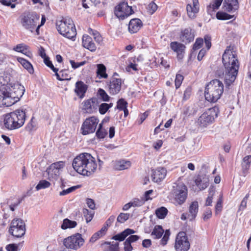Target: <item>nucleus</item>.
<instances>
[{
	"mask_svg": "<svg viewBox=\"0 0 251 251\" xmlns=\"http://www.w3.org/2000/svg\"><path fill=\"white\" fill-rule=\"evenodd\" d=\"M99 122V119L94 116L86 118L81 125L80 133L83 135L94 133Z\"/></svg>",
	"mask_w": 251,
	"mask_h": 251,
	"instance_id": "obj_11",
	"label": "nucleus"
},
{
	"mask_svg": "<svg viewBox=\"0 0 251 251\" xmlns=\"http://www.w3.org/2000/svg\"><path fill=\"white\" fill-rule=\"evenodd\" d=\"M130 216L129 213H121L117 218V222L120 223H124L127 221Z\"/></svg>",
	"mask_w": 251,
	"mask_h": 251,
	"instance_id": "obj_48",
	"label": "nucleus"
},
{
	"mask_svg": "<svg viewBox=\"0 0 251 251\" xmlns=\"http://www.w3.org/2000/svg\"><path fill=\"white\" fill-rule=\"evenodd\" d=\"M106 67L103 64H99L97 65V74L100 78H106L108 75L106 73Z\"/></svg>",
	"mask_w": 251,
	"mask_h": 251,
	"instance_id": "obj_36",
	"label": "nucleus"
},
{
	"mask_svg": "<svg viewBox=\"0 0 251 251\" xmlns=\"http://www.w3.org/2000/svg\"><path fill=\"white\" fill-rule=\"evenodd\" d=\"M199 210V203L197 201H194L191 202L189 207L190 214L189 217L190 220L195 219L197 216Z\"/></svg>",
	"mask_w": 251,
	"mask_h": 251,
	"instance_id": "obj_30",
	"label": "nucleus"
},
{
	"mask_svg": "<svg viewBox=\"0 0 251 251\" xmlns=\"http://www.w3.org/2000/svg\"><path fill=\"white\" fill-rule=\"evenodd\" d=\"M86 152L82 153L76 156L73 160L72 166L74 170L78 174L82 172L86 155Z\"/></svg>",
	"mask_w": 251,
	"mask_h": 251,
	"instance_id": "obj_20",
	"label": "nucleus"
},
{
	"mask_svg": "<svg viewBox=\"0 0 251 251\" xmlns=\"http://www.w3.org/2000/svg\"><path fill=\"white\" fill-rule=\"evenodd\" d=\"M131 69L135 71H138V69L137 68V64L130 62L129 64L126 68V71L130 72Z\"/></svg>",
	"mask_w": 251,
	"mask_h": 251,
	"instance_id": "obj_62",
	"label": "nucleus"
},
{
	"mask_svg": "<svg viewBox=\"0 0 251 251\" xmlns=\"http://www.w3.org/2000/svg\"><path fill=\"white\" fill-rule=\"evenodd\" d=\"M224 84L219 79L211 80L205 86L204 97L210 102L215 103L221 97L224 92Z\"/></svg>",
	"mask_w": 251,
	"mask_h": 251,
	"instance_id": "obj_4",
	"label": "nucleus"
},
{
	"mask_svg": "<svg viewBox=\"0 0 251 251\" xmlns=\"http://www.w3.org/2000/svg\"><path fill=\"white\" fill-rule=\"evenodd\" d=\"M98 104V99L95 97L87 100L83 102V108L88 113L93 112L92 107L96 108Z\"/></svg>",
	"mask_w": 251,
	"mask_h": 251,
	"instance_id": "obj_27",
	"label": "nucleus"
},
{
	"mask_svg": "<svg viewBox=\"0 0 251 251\" xmlns=\"http://www.w3.org/2000/svg\"><path fill=\"white\" fill-rule=\"evenodd\" d=\"M172 195L175 203L181 205L185 202L187 198V187L182 182L175 183L173 186Z\"/></svg>",
	"mask_w": 251,
	"mask_h": 251,
	"instance_id": "obj_8",
	"label": "nucleus"
},
{
	"mask_svg": "<svg viewBox=\"0 0 251 251\" xmlns=\"http://www.w3.org/2000/svg\"><path fill=\"white\" fill-rule=\"evenodd\" d=\"M5 249L7 251H18V247L17 244H10L6 246Z\"/></svg>",
	"mask_w": 251,
	"mask_h": 251,
	"instance_id": "obj_63",
	"label": "nucleus"
},
{
	"mask_svg": "<svg viewBox=\"0 0 251 251\" xmlns=\"http://www.w3.org/2000/svg\"><path fill=\"white\" fill-rule=\"evenodd\" d=\"M84 242L81 234L79 233H75L63 240V245L67 249L75 251L80 249Z\"/></svg>",
	"mask_w": 251,
	"mask_h": 251,
	"instance_id": "obj_9",
	"label": "nucleus"
},
{
	"mask_svg": "<svg viewBox=\"0 0 251 251\" xmlns=\"http://www.w3.org/2000/svg\"><path fill=\"white\" fill-rule=\"evenodd\" d=\"M80 187H81V185H77L72 186V187H69L66 189H64L62 191L60 192L59 195L61 196L66 195L75 191V190L80 188Z\"/></svg>",
	"mask_w": 251,
	"mask_h": 251,
	"instance_id": "obj_46",
	"label": "nucleus"
},
{
	"mask_svg": "<svg viewBox=\"0 0 251 251\" xmlns=\"http://www.w3.org/2000/svg\"><path fill=\"white\" fill-rule=\"evenodd\" d=\"M77 226L76 222L71 221L68 218H66L63 220L61 228L62 229H66L67 228H72L75 227Z\"/></svg>",
	"mask_w": 251,
	"mask_h": 251,
	"instance_id": "obj_37",
	"label": "nucleus"
},
{
	"mask_svg": "<svg viewBox=\"0 0 251 251\" xmlns=\"http://www.w3.org/2000/svg\"><path fill=\"white\" fill-rule=\"evenodd\" d=\"M82 46L92 52L96 50V46L93 42L92 38L88 35H83L82 37Z\"/></svg>",
	"mask_w": 251,
	"mask_h": 251,
	"instance_id": "obj_25",
	"label": "nucleus"
},
{
	"mask_svg": "<svg viewBox=\"0 0 251 251\" xmlns=\"http://www.w3.org/2000/svg\"><path fill=\"white\" fill-rule=\"evenodd\" d=\"M60 171L57 170L53 168L51 169L50 166L47 170V172L48 175V179L52 182H54L57 180L60 176Z\"/></svg>",
	"mask_w": 251,
	"mask_h": 251,
	"instance_id": "obj_31",
	"label": "nucleus"
},
{
	"mask_svg": "<svg viewBox=\"0 0 251 251\" xmlns=\"http://www.w3.org/2000/svg\"><path fill=\"white\" fill-rule=\"evenodd\" d=\"M193 5L191 4H187L186 11L189 17L194 19L196 17V14L199 11V0H192Z\"/></svg>",
	"mask_w": 251,
	"mask_h": 251,
	"instance_id": "obj_22",
	"label": "nucleus"
},
{
	"mask_svg": "<svg viewBox=\"0 0 251 251\" xmlns=\"http://www.w3.org/2000/svg\"><path fill=\"white\" fill-rule=\"evenodd\" d=\"M40 15L35 12H25L21 16V23L26 29L33 32L39 23Z\"/></svg>",
	"mask_w": 251,
	"mask_h": 251,
	"instance_id": "obj_7",
	"label": "nucleus"
},
{
	"mask_svg": "<svg viewBox=\"0 0 251 251\" xmlns=\"http://www.w3.org/2000/svg\"><path fill=\"white\" fill-rule=\"evenodd\" d=\"M25 92L23 85L17 82L2 85L0 87V106H10L19 101Z\"/></svg>",
	"mask_w": 251,
	"mask_h": 251,
	"instance_id": "obj_1",
	"label": "nucleus"
},
{
	"mask_svg": "<svg viewBox=\"0 0 251 251\" xmlns=\"http://www.w3.org/2000/svg\"><path fill=\"white\" fill-rule=\"evenodd\" d=\"M88 32L90 34L93 36L95 40L97 43L100 44L102 41V38L97 30L89 27L88 28Z\"/></svg>",
	"mask_w": 251,
	"mask_h": 251,
	"instance_id": "obj_41",
	"label": "nucleus"
},
{
	"mask_svg": "<svg viewBox=\"0 0 251 251\" xmlns=\"http://www.w3.org/2000/svg\"><path fill=\"white\" fill-rule=\"evenodd\" d=\"M219 108L214 106L207 109L203 112L198 119V124L201 127H206L213 124L218 117Z\"/></svg>",
	"mask_w": 251,
	"mask_h": 251,
	"instance_id": "obj_6",
	"label": "nucleus"
},
{
	"mask_svg": "<svg viewBox=\"0 0 251 251\" xmlns=\"http://www.w3.org/2000/svg\"><path fill=\"white\" fill-rule=\"evenodd\" d=\"M17 60L30 74L33 73V67L30 62L22 57H18Z\"/></svg>",
	"mask_w": 251,
	"mask_h": 251,
	"instance_id": "obj_35",
	"label": "nucleus"
},
{
	"mask_svg": "<svg viewBox=\"0 0 251 251\" xmlns=\"http://www.w3.org/2000/svg\"><path fill=\"white\" fill-rule=\"evenodd\" d=\"M108 110V103H102L99 106V112L101 115H104Z\"/></svg>",
	"mask_w": 251,
	"mask_h": 251,
	"instance_id": "obj_57",
	"label": "nucleus"
},
{
	"mask_svg": "<svg viewBox=\"0 0 251 251\" xmlns=\"http://www.w3.org/2000/svg\"><path fill=\"white\" fill-rule=\"evenodd\" d=\"M203 42H204L207 50H209L211 47V37L209 35H205L204 36Z\"/></svg>",
	"mask_w": 251,
	"mask_h": 251,
	"instance_id": "obj_56",
	"label": "nucleus"
},
{
	"mask_svg": "<svg viewBox=\"0 0 251 251\" xmlns=\"http://www.w3.org/2000/svg\"><path fill=\"white\" fill-rule=\"evenodd\" d=\"M130 202L132 207H140L144 204L145 201L143 199L134 198Z\"/></svg>",
	"mask_w": 251,
	"mask_h": 251,
	"instance_id": "obj_52",
	"label": "nucleus"
},
{
	"mask_svg": "<svg viewBox=\"0 0 251 251\" xmlns=\"http://www.w3.org/2000/svg\"><path fill=\"white\" fill-rule=\"evenodd\" d=\"M223 8L228 12H234L239 8L238 0H224Z\"/></svg>",
	"mask_w": 251,
	"mask_h": 251,
	"instance_id": "obj_23",
	"label": "nucleus"
},
{
	"mask_svg": "<svg viewBox=\"0 0 251 251\" xmlns=\"http://www.w3.org/2000/svg\"><path fill=\"white\" fill-rule=\"evenodd\" d=\"M151 177L154 182L159 183L166 177L167 170L164 167H158L151 170Z\"/></svg>",
	"mask_w": 251,
	"mask_h": 251,
	"instance_id": "obj_19",
	"label": "nucleus"
},
{
	"mask_svg": "<svg viewBox=\"0 0 251 251\" xmlns=\"http://www.w3.org/2000/svg\"><path fill=\"white\" fill-rule=\"evenodd\" d=\"M135 233V231L134 229L127 228L122 232L113 236L111 239L116 241L121 242L126 240V238L129 235L134 234Z\"/></svg>",
	"mask_w": 251,
	"mask_h": 251,
	"instance_id": "obj_26",
	"label": "nucleus"
},
{
	"mask_svg": "<svg viewBox=\"0 0 251 251\" xmlns=\"http://www.w3.org/2000/svg\"><path fill=\"white\" fill-rule=\"evenodd\" d=\"M250 197L249 193H248L246 195L245 197L243 198L242 201L241 202L240 206L239 207V210L243 211L247 207V200Z\"/></svg>",
	"mask_w": 251,
	"mask_h": 251,
	"instance_id": "obj_54",
	"label": "nucleus"
},
{
	"mask_svg": "<svg viewBox=\"0 0 251 251\" xmlns=\"http://www.w3.org/2000/svg\"><path fill=\"white\" fill-rule=\"evenodd\" d=\"M34 117H32L30 121V122L27 124L25 126V129L26 130L29 131H31L35 129V125L33 123Z\"/></svg>",
	"mask_w": 251,
	"mask_h": 251,
	"instance_id": "obj_59",
	"label": "nucleus"
},
{
	"mask_svg": "<svg viewBox=\"0 0 251 251\" xmlns=\"http://www.w3.org/2000/svg\"><path fill=\"white\" fill-rule=\"evenodd\" d=\"M184 79L183 76L179 74H177L175 80V86L176 89H177L181 86L182 82Z\"/></svg>",
	"mask_w": 251,
	"mask_h": 251,
	"instance_id": "obj_51",
	"label": "nucleus"
},
{
	"mask_svg": "<svg viewBox=\"0 0 251 251\" xmlns=\"http://www.w3.org/2000/svg\"><path fill=\"white\" fill-rule=\"evenodd\" d=\"M82 213L87 223L91 221L95 214L94 211L89 210L85 208H83Z\"/></svg>",
	"mask_w": 251,
	"mask_h": 251,
	"instance_id": "obj_40",
	"label": "nucleus"
},
{
	"mask_svg": "<svg viewBox=\"0 0 251 251\" xmlns=\"http://www.w3.org/2000/svg\"><path fill=\"white\" fill-rule=\"evenodd\" d=\"M29 47L23 43L18 44L13 50L22 53L28 57L32 56V52L28 50Z\"/></svg>",
	"mask_w": 251,
	"mask_h": 251,
	"instance_id": "obj_29",
	"label": "nucleus"
},
{
	"mask_svg": "<svg viewBox=\"0 0 251 251\" xmlns=\"http://www.w3.org/2000/svg\"><path fill=\"white\" fill-rule=\"evenodd\" d=\"M195 38V31L190 27L182 29L179 34V40L184 44L193 42Z\"/></svg>",
	"mask_w": 251,
	"mask_h": 251,
	"instance_id": "obj_16",
	"label": "nucleus"
},
{
	"mask_svg": "<svg viewBox=\"0 0 251 251\" xmlns=\"http://www.w3.org/2000/svg\"><path fill=\"white\" fill-rule=\"evenodd\" d=\"M140 236L137 235H129V237L127 238L126 240L128 241V242H129L130 243L132 244L133 243H134L138 241L140 239Z\"/></svg>",
	"mask_w": 251,
	"mask_h": 251,
	"instance_id": "obj_60",
	"label": "nucleus"
},
{
	"mask_svg": "<svg viewBox=\"0 0 251 251\" xmlns=\"http://www.w3.org/2000/svg\"><path fill=\"white\" fill-rule=\"evenodd\" d=\"M203 44V39L201 38H198L196 39L195 42L193 45L192 50L195 51L201 49Z\"/></svg>",
	"mask_w": 251,
	"mask_h": 251,
	"instance_id": "obj_47",
	"label": "nucleus"
},
{
	"mask_svg": "<svg viewBox=\"0 0 251 251\" xmlns=\"http://www.w3.org/2000/svg\"><path fill=\"white\" fill-rule=\"evenodd\" d=\"M17 0H0L1 4L5 6H10L12 8L15 7V4L12 3Z\"/></svg>",
	"mask_w": 251,
	"mask_h": 251,
	"instance_id": "obj_58",
	"label": "nucleus"
},
{
	"mask_svg": "<svg viewBox=\"0 0 251 251\" xmlns=\"http://www.w3.org/2000/svg\"><path fill=\"white\" fill-rule=\"evenodd\" d=\"M97 96L103 101H109L110 98L106 91L102 88L98 89Z\"/></svg>",
	"mask_w": 251,
	"mask_h": 251,
	"instance_id": "obj_43",
	"label": "nucleus"
},
{
	"mask_svg": "<svg viewBox=\"0 0 251 251\" xmlns=\"http://www.w3.org/2000/svg\"><path fill=\"white\" fill-rule=\"evenodd\" d=\"M25 196H23L22 198L19 199L11 197L10 198L7 200V203L9 205L10 209L12 211H14L15 209V208L22 202Z\"/></svg>",
	"mask_w": 251,
	"mask_h": 251,
	"instance_id": "obj_33",
	"label": "nucleus"
},
{
	"mask_svg": "<svg viewBox=\"0 0 251 251\" xmlns=\"http://www.w3.org/2000/svg\"><path fill=\"white\" fill-rule=\"evenodd\" d=\"M168 209L165 207H161L156 209L155 214L157 218L160 219L165 218L168 213Z\"/></svg>",
	"mask_w": 251,
	"mask_h": 251,
	"instance_id": "obj_42",
	"label": "nucleus"
},
{
	"mask_svg": "<svg viewBox=\"0 0 251 251\" xmlns=\"http://www.w3.org/2000/svg\"><path fill=\"white\" fill-rule=\"evenodd\" d=\"M216 18L219 20H227L233 18V20H235L236 17L234 15H230L225 12L219 11H218L216 14Z\"/></svg>",
	"mask_w": 251,
	"mask_h": 251,
	"instance_id": "obj_38",
	"label": "nucleus"
},
{
	"mask_svg": "<svg viewBox=\"0 0 251 251\" xmlns=\"http://www.w3.org/2000/svg\"><path fill=\"white\" fill-rule=\"evenodd\" d=\"M56 29L58 32L65 37L75 40L76 31L75 25L72 19L68 17L56 23Z\"/></svg>",
	"mask_w": 251,
	"mask_h": 251,
	"instance_id": "obj_5",
	"label": "nucleus"
},
{
	"mask_svg": "<svg viewBox=\"0 0 251 251\" xmlns=\"http://www.w3.org/2000/svg\"><path fill=\"white\" fill-rule=\"evenodd\" d=\"M25 110L18 109L5 115L3 124L5 128L13 130L22 127L25 120Z\"/></svg>",
	"mask_w": 251,
	"mask_h": 251,
	"instance_id": "obj_3",
	"label": "nucleus"
},
{
	"mask_svg": "<svg viewBox=\"0 0 251 251\" xmlns=\"http://www.w3.org/2000/svg\"><path fill=\"white\" fill-rule=\"evenodd\" d=\"M170 46L171 49L176 53L177 60L181 61L184 57L186 47L185 44L176 41H173L171 42Z\"/></svg>",
	"mask_w": 251,
	"mask_h": 251,
	"instance_id": "obj_17",
	"label": "nucleus"
},
{
	"mask_svg": "<svg viewBox=\"0 0 251 251\" xmlns=\"http://www.w3.org/2000/svg\"><path fill=\"white\" fill-rule=\"evenodd\" d=\"M223 0H215L212 3H211L207 8H211L213 10H215L219 8Z\"/></svg>",
	"mask_w": 251,
	"mask_h": 251,
	"instance_id": "obj_53",
	"label": "nucleus"
},
{
	"mask_svg": "<svg viewBox=\"0 0 251 251\" xmlns=\"http://www.w3.org/2000/svg\"><path fill=\"white\" fill-rule=\"evenodd\" d=\"M192 93V88L191 87H187L185 91L182 98V100L185 101L190 98V96Z\"/></svg>",
	"mask_w": 251,
	"mask_h": 251,
	"instance_id": "obj_50",
	"label": "nucleus"
},
{
	"mask_svg": "<svg viewBox=\"0 0 251 251\" xmlns=\"http://www.w3.org/2000/svg\"><path fill=\"white\" fill-rule=\"evenodd\" d=\"M50 185L51 184L49 181L43 179L39 181L35 188L36 190L38 191L41 189L49 188Z\"/></svg>",
	"mask_w": 251,
	"mask_h": 251,
	"instance_id": "obj_44",
	"label": "nucleus"
},
{
	"mask_svg": "<svg viewBox=\"0 0 251 251\" xmlns=\"http://www.w3.org/2000/svg\"><path fill=\"white\" fill-rule=\"evenodd\" d=\"M107 134L108 132L106 129L101 130L100 128L97 129L95 133L96 139H93L92 141H94L96 139L97 140L98 142L103 141Z\"/></svg>",
	"mask_w": 251,
	"mask_h": 251,
	"instance_id": "obj_39",
	"label": "nucleus"
},
{
	"mask_svg": "<svg viewBox=\"0 0 251 251\" xmlns=\"http://www.w3.org/2000/svg\"><path fill=\"white\" fill-rule=\"evenodd\" d=\"M164 233V235L160 240V244L162 246H165L167 244L170 236L171 233L169 229H166L164 231L161 226L156 225L154 226L151 235L154 236V239H159L162 236Z\"/></svg>",
	"mask_w": 251,
	"mask_h": 251,
	"instance_id": "obj_15",
	"label": "nucleus"
},
{
	"mask_svg": "<svg viewBox=\"0 0 251 251\" xmlns=\"http://www.w3.org/2000/svg\"><path fill=\"white\" fill-rule=\"evenodd\" d=\"M88 86L81 80H78L75 84L74 92L76 96L80 99H82L88 90Z\"/></svg>",
	"mask_w": 251,
	"mask_h": 251,
	"instance_id": "obj_21",
	"label": "nucleus"
},
{
	"mask_svg": "<svg viewBox=\"0 0 251 251\" xmlns=\"http://www.w3.org/2000/svg\"><path fill=\"white\" fill-rule=\"evenodd\" d=\"M65 165V162L59 161L52 163L50 166L51 167V169L53 168L60 171V170L64 167Z\"/></svg>",
	"mask_w": 251,
	"mask_h": 251,
	"instance_id": "obj_49",
	"label": "nucleus"
},
{
	"mask_svg": "<svg viewBox=\"0 0 251 251\" xmlns=\"http://www.w3.org/2000/svg\"><path fill=\"white\" fill-rule=\"evenodd\" d=\"M84 164L82 172L80 173L81 175L89 176L95 172L97 168V164L95 158L90 153H86Z\"/></svg>",
	"mask_w": 251,
	"mask_h": 251,
	"instance_id": "obj_12",
	"label": "nucleus"
},
{
	"mask_svg": "<svg viewBox=\"0 0 251 251\" xmlns=\"http://www.w3.org/2000/svg\"><path fill=\"white\" fill-rule=\"evenodd\" d=\"M25 225L22 219L15 218L12 221L9 229L11 235L16 238L22 237L25 234Z\"/></svg>",
	"mask_w": 251,
	"mask_h": 251,
	"instance_id": "obj_10",
	"label": "nucleus"
},
{
	"mask_svg": "<svg viewBox=\"0 0 251 251\" xmlns=\"http://www.w3.org/2000/svg\"><path fill=\"white\" fill-rule=\"evenodd\" d=\"M143 26L142 21L138 18L131 19L128 24V31L131 34L137 33Z\"/></svg>",
	"mask_w": 251,
	"mask_h": 251,
	"instance_id": "obj_24",
	"label": "nucleus"
},
{
	"mask_svg": "<svg viewBox=\"0 0 251 251\" xmlns=\"http://www.w3.org/2000/svg\"><path fill=\"white\" fill-rule=\"evenodd\" d=\"M131 166V162L128 160H121L116 161L114 164V168L116 170H124L127 169Z\"/></svg>",
	"mask_w": 251,
	"mask_h": 251,
	"instance_id": "obj_28",
	"label": "nucleus"
},
{
	"mask_svg": "<svg viewBox=\"0 0 251 251\" xmlns=\"http://www.w3.org/2000/svg\"><path fill=\"white\" fill-rule=\"evenodd\" d=\"M124 251H132L133 250V247L131 246V244L128 242L126 240L124 242Z\"/></svg>",
	"mask_w": 251,
	"mask_h": 251,
	"instance_id": "obj_64",
	"label": "nucleus"
},
{
	"mask_svg": "<svg viewBox=\"0 0 251 251\" xmlns=\"http://www.w3.org/2000/svg\"><path fill=\"white\" fill-rule=\"evenodd\" d=\"M251 164V155H247L243 159V163H242V172L244 176L247 174Z\"/></svg>",
	"mask_w": 251,
	"mask_h": 251,
	"instance_id": "obj_34",
	"label": "nucleus"
},
{
	"mask_svg": "<svg viewBox=\"0 0 251 251\" xmlns=\"http://www.w3.org/2000/svg\"><path fill=\"white\" fill-rule=\"evenodd\" d=\"M190 244L186 233L183 231L179 232L175 240V248L176 251H188Z\"/></svg>",
	"mask_w": 251,
	"mask_h": 251,
	"instance_id": "obj_14",
	"label": "nucleus"
},
{
	"mask_svg": "<svg viewBox=\"0 0 251 251\" xmlns=\"http://www.w3.org/2000/svg\"><path fill=\"white\" fill-rule=\"evenodd\" d=\"M122 80L121 78L112 77L107 84L108 91L111 95L118 94L121 90Z\"/></svg>",
	"mask_w": 251,
	"mask_h": 251,
	"instance_id": "obj_18",
	"label": "nucleus"
},
{
	"mask_svg": "<svg viewBox=\"0 0 251 251\" xmlns=\"http://www.w3.org/2000/svg\"><path fill=\"white\" fill-rule=\"evenodd\" d=\"M114 13L119 20H123L134 13V11L126 2L123 1L115 7Z\"/></svg>",
	"mask_w": 251,
	"mask_h": 251,
	"instance_id": "obj_13",
	"label": "nucleus"
},
{
	"mask_svg": "<svg viewBox=\"0 0 251 251\" xmlns=\"http://www.w3.org/2000/svg\"><path fill=\"white\" fill-rule=\"evenodd\" d=\"M70 63L71 65V66L74 69H76L81 66H82L83 65H84L86 63V61H81V62H75L74 60H70Z\"/></svg>",
	"mask_w": 251,
	"mask_h": 251,
	"instance_id": "obj_55",
	"label": "nucleus"
},
{
	"mask_svg": "<svg viewBox=\"0 0 251 251\" xmlns=\"http://www.w3.org/2000/svg\"><path fill=\"white\" fill-rule=\"evenodd\" d=\"M216 75L220 77L224 78V81L226 80V70L224 71L223 69H219L216 71Z\"/></svg>",
	"mask_w": 251,
	"mask_h": 251,
	"instance_id": "obj_61",
	"label": "nucleus"
},
{
	"mask_svg": "<svg viewBox=\"0 0 251 251\" xmlns=\"http://www.w3.org/2000/svg\"><path fill=\"white\" fill-rule=\"evenodd\" d=\"M222 61L226 69V87L229 89L236 78L239 64L235 55L227 49L223 54Z\"/></svg>",
	"mask_w": 251,
	"mask_h": 251,
	"instance_id": "obj_2",
	"label": "nucleus"
},
{
	"mask_svg": "<svg viewBox=\"0 0 251 251\" xmlns=\"http://www.w3.org/2000/svg\"><path fill=\"white\" fill-rule=\"evenodd\" d=\"M127 102L124 99L121 98L118 100L116 108L122 110L126 109V107H127Z\"/></svg>",
	"mask_w": 251,
	"mask_h": 251,
	"instance_id": "obj_45",
	"label": "nucleus"
},
{
	"mask_svg": "<svg viewBox=\"0 0 251 251\" xmlns=\"http://www.w3.org/2000/svg\"><path fill=\"white\" fill-rule=\"evenodd\" d=\"M196 185L201 190H202L206 189L209 185V179L207 177H198L195 180Z\"/></svg>",
	"mask_w": 251,
	"mask_h": 251,
	"instance_id": "obj_32",
	"label": "nucleus"
}]
</instances>
